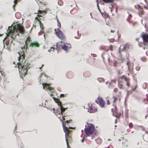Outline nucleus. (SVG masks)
I'll return each mask as SVG.
<instances>
[{
  "label": "nucleus",
  "mask_w": 148,
  "mask_h": 148,
  "mask_svg": "<svg viewBox=\"0 0 148 148\" xmlns=\"http://www.w3.org/2000/svg\"><path fill=\"white\" fill-rule=\"evenodd\" d=\"M22 24L17 21L16 23H13L11 26L8 27V29L7 30L8 33L3 40L4 47L5 46V39H7L8 38L10 37L11 41L12 43L16 36H19V34H23L25 32L24 28Z\"/></svg>",
  "instance_id": "nucleus-1"
},
{
  "label": "nucleus",
  "mask_w": 148,
  "mask_h": 148,
  "mask_svg": "<svg viewBox=\"0 0 148 148\" xmlns=\"http://www.w3.org/2000/svg\"><path fill=\"white\" fill-rule=\"evenodd\" d=\"M24 58L25 56L23 54H22L21 55L19 54V56L18 58L19 62L17 64L19 66L18 68L20 74H21V71L20 70L21 69L22 74L24 73L25 75H26L27 74L28 70L30 68L29 66L30 64L29 63H27L26 65H25L24 64L22 63V62L23 61Z\"/></svg>",
  "instance_id": "nucleus-2"
},
{
  "label": "nucleus",
  "mask_w": 148,
  "mask_h": 148,
  "mask_svg": "<svg viewBox=\"0 0 148 148\" xmlns=\"http://www.w3.org/2000/svg\"><path fill=\"white\" fill-rule=\"evenodd\" d=\"M52 97L54 100L55 101L56 103L58 104V105L59 107V108L56 110L57 114L59 115L62 114L64 112L66 109H67V108H64L62 106V103L60 101L59 99L54 97Z\"/></svg>",
  "instance_id": "nucleus-3"
},
{
  "label": "nucleus",
  "mask_w": 148,
  "mask_h": 148,
  "mask_svg": "<svg viewBox=\"0 0 148 148\" xmlns=\"http://www.w3.org/2000/svg\"><path fill=\"white\" fill-rule=\"evenodd\" d=\"M54 34H56L58 37L62 40L64 42L60 41V42L62 43H64V42L66 41V39L64 34L59 29V28L57 29V31L56 29H54Z\"/></svg>",
  "instance_id": "nucleus-4"
},
{
  "label": "nucleus",
  "mask_w": 148,
  "mask_h": 148,
  "mask_svg": "<svg viewBox=\"0 0 148 148\" xmlns=\"http://www.w3.org/2000/svg\"><path fill=\"white\" fill-rule=\"evenodd\" d=\"M87 126L85 125V128L84 129L85 131L86 136H90V134L92 135L95 130L94 125L92 124H90V125L88 126L87 128H86Z\"/></svg>",
  "instance_id": "nucleus-5"
},
{
  "label": "nucleus",
  "mask_w": 148,
  "mask_h": 148,
  "mask_svg": "<svg viewBox=\"0 0 148 148\" xmlns=\"http://www.w3.org/2000/svg\"><path fill=\"white\" fill-rule=\"evenodd\" d=\"M65 116H62V117H61V116H60V117H58V118L60 119V120L62 122V126L63 127V130H64V132L65 133V139H66V144L67 145V148H71L70 147L69 145V143L68 142V140L67 139V136L68 135V132L67 131L65 125V124H64V123L63 122V120H65V119L64 118V117Z\"/></svg>",
  "instance_id": "nucleus-6"
},
{
  "label": "nucleus",
  "mask_w": 148,
  "mask_h": 148,
  "mask_svg": "<svg viewBox=\"0 0 148 148\" xmlns=\"http://www.w3.org/2000/svg\"><path fill=\"white\" fill-rule=\"evenodd\" d=\"M142 38L144 45L148 47V34H143L142 36Z\"/></svg>",
  "instance_id": "nucleus-7"
},
{
  "label": "nucleus",
  "mask_w": 148,
  "mask_h": 148,
  "mask_svg": "<svg viewBox=\"0 0 148 148\" xmlns=\"http://www.w3.org/2000/svg\"><path fill=\"white\" fill-rule=\"evenodd\" d=\"M131 47V45L129 43H127L124 45H121L120 49L124 51H126Z\"/></svg>",
  "instance_id": "nucleus-8"
},
{
  "label": "nucleus",
  "mask_w": 148,
  "mask_h": 148,
  "mask_svg": "<svg viewBox=\"0 0 148 148\" xmlns=\"http://www.w3.org/2000/svg\"><path fill=\"white\" fill-rule=\"evenodd\" d=\"M97 99L95 100L96 102L98 104H99L101 107H104L105 102L103 99L101 97H98Z\"/></svg>",
  "instance_id": "nucleus-9"
},
{
  "label": "nucleus",
  "mask_w": 148,
  "mask_h": 148,
  "mask_svg": "<svg viewBox=\"0 0 148 148\" xmlns=\"http://www.w3.org/2000/svg\"><path fill=\"white\" fill-rule=\"evenodd\" d=\"M122 81H125V83L126 84L128 87H129L130 85V79L129 77H125L124 75H122L121 77Z\"/></svg>",
  "instance_id": "nucleus-10"
},
{
  "label": "nucleus",
  "mask_w": 148,
  "mask_h": 148,
  "mask_svg": "<svg viewBox=\"0 0 148 148\" xmlns=\"http://www.w3.org/2000/svg\"><path fill=\"white\" fill-rule=\"evenodd\" d=\"M30 46L39 47H40V44L36 41H34L30 43L29 47Z\"/></svg>",
  "instance_id": "nucleus-11"
},
{
  "label": "nucleus",
  "mask_w": 148,
  "mask_h": 148,
  "mask_svg": "<svg viewBox=\"0 0 148 148\" xmlns=\"http://www.w3.org/2000/svg\"><path fill=\"white\" fill-rule=\"evenodd\" d=\"M42 85L43 86V89H45V87L46 88V89H48L49 90H51L53 89V88L49 86L50 85H51L50 84L44 83V82L42 83Z\"/></svg>",
  "instance_id": "nucleus-12"
},
{
  "label": "nucleus",
  "mask_w": 148,
  "mask_h": 148,
  "mask_svg": "<svg viewBox=\"0 0 148 148\" xmlns=\"http://www.w3.org/2000/svg\"><path fill=\"white\" fill-rule=\"evenodd\" d=\"M26 42V41H25V45L23 46V47H21V49L23 50V53H24V51L23 50H24L25 49V50L26 51L28 49V45L27 44Z\"/></svg>",
  "instance_id": "nucleus-13"
},
{
  "label": "nucleus",
  "mask_w": 148,
  "mask_h": 148,
  "mask_svg": "<svg viewBox=\"0 0 148 148\" xmlns=\"http://www.w3.org/2000/svg\"><path fill=\"white\" fill-rule=\"evenodd\" d=\"M103 2L106 3H112L113 2L112 0H102Z\"/></svg>",
  "instance_id": "nucleus-14"
},
{
  "label": "nucleus",
  "mask_w": 148,
  "mask_h": 148,
  "mask_svg": "<svg viewBox=\"0 0 148 148\" xmlns=\"http://www.w3.org/2000/svg\"><path fill=\"white\" fill-rule=\"evenodd\" d=\"M62 48L63 50L66 51L68 49L67 46L65 45H64L63 46H62Z\"/></svg>",
  "instance_id": "nucleus-15"
},
{
  "label": "nucleus",
  "mask_w": 148,
  "mask_h": 148,
  "mask_svg": "<svg viewBox=\"0 0 148 148\" xmlns=\"http://www.w3.org/2000/svg\"><path fill=\"white\" fill-rule=\"evenodd\" d=\"M88 112L90 113H94V111L92 109V108L89 107V108L88 109Z\"/></svg>",
  "instance_id": "nucleus-16"
},
{
  "label": "nucleus",
  "mask_w": 148,
  "mask_h": 148,
  "mask_svg": "<svg viewBox=\"0 0 148 148\" xmlns=\"http://www.w3.org/2000/svg\"><path fill=\"white\" fill-rule=\"evenodd\" d=\"M109 63L111 65L113 66H116V63L115 62H112V61H109Z\"/></svg>",
  "instance_id": "nucleus-17"
},
{
  "label": "nucleus",
  "mask_w": 148,
  "mask_h": 148,
  "mask_svg": "<svg viewBox=\"0 0 148 148\" xmlns=\"http://www.w3.org/2000/svg\"><path fill=\"white\" fill-rule=\"evenodd\" d=\"M114 108H112L111 109L112 111L113 112V114H114L115 113H116V107L114 106Z\"/></svg>",
  "instance_id": "nucleus-18"
},
{
  "label": "nucleus",
  "mask_w": 148,
  "mask_h": 148,
  "mask_svg": "<svg viewBox=\"0 0 148 148\" xmlns=\"http://www.w3.org/2000/svg\"><path fill=\"white\" fill-rule=\"evenodd\" d=\"M57 21L58 22V26L59 27L58 28H59V29H60V28L61 27V24L58 19L57 20Z\"/></svg>",
  "instance_id": "nucleus-19"
},
{
  "label": "nucleus",
  "mask_w": 148,
  "mask_h": 148,
  "mask_svg": "<svg viewBox=\"0 0 148 148\" xmlns=\"http://www.w3.org/2000/svg\"><path fill=\"white\" fill-rule=\"evenodd\" d=\"M54 49L53 47H51L50 49L48 50V51L49 52H51V51L53 52L54 51Z\"/></svg>",
  "instance_id": "nucleus-20"
},
{
  "label": "nucleus",
  "mask_w": 148,
  "mask_h": 148,
  "mask_svg": "<svg viewBox=\"0 0 148 148\" xmlns=\"http://www.w3.org/2000/svg\"><path fill=\"white\" fill-rule=\"evenodd\" d=\"M58 43H56V49L58 51L59 50V47L58 46Z\"/></svg>",
  "instance_id": "nucleus-21"
},
{
  "label": "nucleus",
  "mask_w": 148,
  "mask_h": 148,
  "mask_svg": "<svg viewBox=\"0 0 148 148\" xmlns=\"http://www.w3.org/2000/svg\"><path fill=\"white\" fill-rule=\"evenodd\" d=\"M97 2H98V0H97ZM97 8L99 10V11L100 12H101V10H100V8H99V5H98V2H97Z\"/></svg>",
  "instance_id": "nucleus-22"
},
{
  "label": "nucleus",
  "mask_w": 148,
  "mask_h": 148,
  "mask_svg": "<svg viewBox=\"0 0 148 148\" xmlns=\"http://www.w3.org/2000/svg\"><path fill=\"white\" fill-rule=\"evenodd\" d=\"M133 124L132 123H130L129 124V127L130 128H132V127Z\"/></svg>",
  "instance_id": "nucleus-23"
},
{
  "label": "nucleus",
  "mask_w": 148,
  "mask_h": 148,
  "mask_svg": "<svg viewBox=\"0 0 148 148\" xmlns=\"http://www.w3.org/2000/svg\"><path fill=\"white\" fill-rule=\"evenodd\" d=\"M9 39H8V40H6V42L5 43V44L6 45H9Z\"/></svg>",
  "instance_id": "nucleus-24"
},
{
  "label": "nucleus",
  "mask_w": 148,
  "mask_h": 148,
  "mask_svg": "<svg viewBox=\"0 0 148 148\" xmlns=\"http://www.w3.org/2000/svg\"><path fill=\"white\" fill-rule=\"evenodd\" d=\"M58 3L59 5H61L62 2L61 0H60L58 1Z\"/></svg>",
  "instance_id": "nucleus-25"
},
{
  "label": "nucleus",
  "mask_w": 148,
  "mask_h": 148,
  "mask_svg": "<svg viewBox=\"0 0 148 148\" xmlns=\"http://www.w3.org/2000/svg\"><path fill=\"white\" fill-rule=\"evenodd\" d=\"M91 55L92 56L94 57H96L97 56L94 53H91Z\"/></svg>",
  "instance_id": "nucleus-26"
},
{
  "label": "nucleus",
  "mask_w": 148,
  "mask_h": 148,
  "mask_svg": "<svg viewBox=\"0 0 148 148\" xmlns=\"http://www.w3.org/2000/svg\"><path fill=\"white\" fill-rule=\"evenodd\" d=\"M136 86H137V85H135V87L133 88H132V90L133 91H134L136 89Z\"/></svg>",
  "instance_id": "nucleus-27"
},
{
  "label": "nucleus",
  "mask_w": 148,
  "mask_h": 148,
  "mask_svg": "<svg viewBox=\"0 0 148 148\" xmlns=\"http://www.w3.org/2000/svg\"><path fill=\"white\" fill-rule=\"evenodd\" d=\"M37 22L39 24L40 26V28H41V23H40V22L39 21H37Z\"/></svg>",
  "instance_id": "nucleus-28"
},
{
  "label": "nucleus",
  "mask_w": 148,
  "mask_h": 148,
  "mask_svg": "<svg viewBox=\"0 0 148 148\" xmlns=\"http://www.w3.org/2000/svg\"><path fill=\"white\" fill-rule=\"evenodd\" d=\"M19 0H15L14 1V4H15Z\"/></svg>",
  "instance_id": "nucleus-29"
},
{
  "label": "nucleus",
  "mask_w": 148,
  "mask_h": 148,
  "mask_svg": "<svg viewBox=\"0 0 148 148\" xmlns=\"http://www.w3.org/2000/svg\"><path fill=\"white\" fill-rule=\"evenodd\" d=\"M107 105H109L110 104V103L108 100H107Z\"/></svg>",
  "instance_id": "nucleus-30"
},
{
  "label": "nucleus",
  "mask_w": 148,
  "mask_h": 148,
  "mask_svg": "<svg viewBox=\"0 0 148 148\" xmlns=\"http://www.w3.org/2000/svg\"><path fill=\"white\" fill-rule=\"evenodd\" d=\"M144 8L146 9H148V6L145 5L144 6Z\"/></svg>",
  "instance_id": "nucleus-31"
},
{
  "label": "nucleus",
  "mask_w": 148,
  "mask_h": 148,
  "mask_svg": "<svg viewBox=\"0 0 148 148\" xmlns=\"http://www.w3.org/2000/svg\"><path fill=\"white\" fill-rule=\"evenodd\" d=\"M117 34L118 35V38H119L120 37V36L119 34H118V31L116 32Z\"/></svg>",
  "instance_id": "nucleus-32"
},
{
  "label": "nucleus",
  "mask_w": 148,
  "mask_h": 148,
  "mask_svg": "<svg viewBox=\"0 0 148 148\" xmlns=\"http://www.w3.org/2000/svg\"><path fill=\"white\" fill-rule=\"evenodd\" d=\"M144 85H145V87L144 88H146L147 86V84L146 83H144Z\"/></svg>",
  "instance_id": "nucleus-33"
},
{
  "label": "nucleus",
  "mask_w": 148,
  "mask_h": 148,
  "mask_svg": "<svg viewBox=\"0 0 148 148\" xmlns=\"http://www.w3.org/2000/svg\"><path fill=\"white\" fill-rule=\"evenodd\" d=\"M143 13V11H140V12H139V14H139V16H140V14H141Z\"/></svg>",
  "instance_id": "nucleus-34"
},
{
  "label": "nucleus",
  "mask_w": 148,
  "mask_h": 148,
  "mask_svg": "<svg viewBox=\"0 0 148 148\" xmlns=\"http://www.w3.org/2000/svg\"><path fill=\"white\" fill-rule=\"evenodd\" d=\"M85 138H84L82 139L81 141L82 142H83L84 141Z\"/></svg>",
  "instance_id": "nucleus-35"
},
{
  "label": "nucleus",
  "mask_w": 148,
  "mask_h": 148,
  "mask_svg": "<svg viewBox=\"0 0 148 148\" xmlns=\"http://www.w3.org/2000/svg\"><path fill=\"white\" fill-rule=\"evenodd\" d=\"M64 96V94H61L60 95V96L61 97H63Z\"/></svg>",
  "instance_id": "nucleus-36"
},
{
  "label": "nucleus",
  "mask_w": 148,
  "mask_h": 148,
  "mask_svg": "<svg viewBox=\"0 0 148 148\" xmlns=\"http://www.w3.org/2000/svg\"><path fill=\"white\" fill-rule=\"evenodd\" d=\"M111 32L112 33H114V32H115V31L114 30H111Z\"/></svg>",
  "instance_id": "nucleus-37"
},
{
  "label": "nucleus",
  "mask_w": 148,
  "mask_h": 148,
  "mask_svg": "<svg viewBox=\"0 0 148 148\" xmlns=\"http://www.w3.org/2000/svg\"><path fill=\"white\" fill-rule=\"evenodd\" d=\"M42 32H39V33H38V35H41V34H42Z\"/></svg>",
  "instance_id": "nucleus-38"
},
{
  "label": "nucleus",
  "mask_w": 148,
  "mask_h": 148,
  "mask_svg": "<svg viewBox=\"0 0 148 148\" xmlns=\"http://www.w3.org/2000/svg\"><path fill=\"white\" fill-rule=\"evenodd\" d=\"M124 59V58H123L122 56H121V60H123Z\"/></svg>",
  "instance_id": "nucleus-39"
},
{
  "label": "nucleus",
  "mask_w": 148,
  "mask_h": 148,
  "mask_svg": "<svg viewBox=\"0 0 148 148\" xmlns=\"http://www.w3.org/2000/svg\"><path fill=\"white\" fill-rule=\"evenodd\" d=\"M118 73L119 74H121L122 73V71H119Z\"/></svg>",
  "instance_id": "nucleus-40"
},
{
  "label": "nucleus",
  "mask_w": 148,
  "mask_h": 148,
  "mask_svg": "<svg viewBox=\"0 0 148 148\" xmlns=\"http://www.w3.org/2000/svg\"><path fill=\"white\" fill-rule=\"evenodd\" d=\"M127 65L128 68L129 69V65H128V63H127Z\"/></svg>",
  "instance_id": "nucleus-41"
},
{
  "label": "nucleus",
  "mask_w": 148,
  "mask_h": 148,
  "mask_svg": "<svg viewBox=\"0 0 148 148\" xmlns=\"http://www.w3.org/2000/svg\"><path fill=\"white\" fill-rule=\"evenodd\" d=\"M42 76V73L40 74L39 77H41Z\"/></svg>",
  "instance_id": "nucleus-42"
},
{
  "label": "nucleus",
  "mask_w": 148,
  "mask_h": 148,
  "mask_svg": "<svg viewBox=\"0 0 148 148\" xmlns=\"http://www.w3.org/2000/svg\"><path fill=\"white\" fill-rule=\"evenodd\" d=\"M119 86H121V87H119L120 88H121V87L122 86V85L121 84H120V85H119Z\"/></svg>",
  "instance_id": "nucleus-43"
},
{
  "label": "nucleus",
  "mask_w": 148,
  "mask_h": 148,
  "mask_svg": "<svg viewBox=\"0 0 148 148\" xmlns=\"http://www.w3.org/2000/svg\"><path fill=\"white\" fill-rule=\"evenodd\" d=\"M69 127L71 129H74V128H73V127Z\"/></svg>",
  "instance_id": "nucleus-44"
},
{
  "label": "nucleus",
  "mask_w": 148,
  "mask_h": 148,
  "mask_svg": "<svg viewBox=\"0 0 148 148\" xmlns=\"http://www.w3.org/2000/svg\"><path fill=\"white\" fill-rule=\"evenodd\" d=\"M50 95L51 97H52V96H53V95L52 94H51Z\"/></svg>",
  "instance_id": "nucleus-45"
},
{
  "label": "nucleus",
  "mask_w": 148,
  "mask_h": 148,
  "mask_svg": "<svg viewBox=\"0 0 148 148\" xmlns=\"http://www.w3.org/2000/svg\"><path fill=\"white\" fill-rule=\"evenodd\" d=\"M116 98H114V102H115V101L116 100Z\"/></svg>",
  "instance_id": "nucleus-46"
},
{
  "label": "nucleus",
  "mask_w": 148,
  "mask_h": 148,
  "mask_svg": "<svg viewBox=\"0 0 148 148\" xmlns=\"http://www.w3.org/2000/svg\"><path fill=\"white\" fill-rule=\"evenodd\" d=\"M121 140L120 139H118V141H120Z\"/></svg>",
  "instance_id": "nucleus-47"
},
{
  "label": "nucleus",
  "mask_w": 148,
  "mask_h": 148,
  "mask_svg": "<svg viewBox=\"0 0 148 148\" xmlns=\"http://www.w3.org/2000/svg\"><path fill=\"white\" fill-rule=\"evenodd\" d=\"M129 16H131V15L130 14H129Z\"/></svg>",
  "instance_id": "nucleus-48"
},
{
  "label": "nucleus",
  "mask_w": 148,
  "mask_h": 148,
  "mask_svg": "<svg viewBox=\"0 0 148 148\" xmlns=\"http://www.w3.org/2000/svg\"><path fill=\"white\" fill-rule=\"evenodd\" d=\"M42 67H40L39 68L40 69H41L42 68Z\"/></svg>",
  "instance_id": "nucleus-49"
},
{
  "label": "nucleus",
  "mask_w": 148,
  "mask_h": 148,
  "mask_svg": "<svg viewBox=\"0 0 148 148\" xmlns=\"http://www.w3.org/2000/svg\"><path fill=\"white\" fill-rule=\"evenodd\" d=\"M144 1H145V2L146 3H147V1H146V0H144Z\"/></svg>",
  "instance_id": "nucleus-50"
},
{
  "label": "nucleus",
  "mask_w": 148,
  "mask_h": 148,
  "mask_svg": "<svg viewBox=\"0 0 148 148\" xmlns=\"http://www.w3.org/2000/svg\"><path fill=\"white\" fill-rule=\"evenodd\" d=\"M138 7L140 9H141V8H140V6L139 5H138Z\"/></svg>",
  "instance_id": "nucleus-51"
},
{
  "label": "nucleus",
  "mask_w": 148,
  "mask_h": 148,
  "mask_svg": "<svg viewBox=\"0 0 148 148\" xmlns=\"http://www.w3.org/2000/svg\"><path fill=\"white\" fill-rule=\"evenodd\" d=\"M44 37H45V34L44 35Z\"/></svg>",
  "instance_id": "nucleus-52"
},
{
  "label": "nucleus",
  "mask_w": 148,
  "mask_h": 148,
  "mask_svg": "<svg viewBox=\"0 0 148 148\" xmlns=\"http://www.w3.org/2000/svg\"><path fill=\"white\" fill-rule=\"evenodd\" d=\"M29 38V37H28L27 38V40H28Z\"/></svg>",
  "instance_id": "nucleus-53"
},
{
  "label": "nucleus",
  "mask_w": 148,
  "mask_h": 148,
  "mask_svg": "<svg viewBox=\"0 0 148 148\" xmlns=\"http://www.w3.org/2000/svg\"><path fill=\"white\" fill-rule=\"evenodd\" d=\"M90 15L92 16V14H91V13H90Z\"/></svg>",
  "instance_id": "nucleus-54"
},
{
  "label": "nucleus",
  "mask_w": 148,
  "mask_h": 148,
  "mask_svg": "<svg viewBox=\"0 0 148 148\" xmlns=\"http://www.w3.org/2000/svg\"><path fill=\"white\" fill-rule=\"evenodd\" d=\"M43 66H44V64H42L41 67H42Z\"/></svg>",
  "instance_id": "nucleus-55"
},
{
  "label": "nucleus",
  "mask_w": 148,
  "mask_h": 148,
  "mask_svg": "<svg viewBox=\"0 0 148 148\" xmlns=\"http://www.w3.org/2000/svg\"><path fill=\"white\" fill-rule=\"evenodd\" d=\"M75 38L77 39H78V38H76V37L75 36Z\"/></svg>",
  "instance_id": "nucleus-56"
},
{
  "label": "nucleus",
  "mask_w": 148,
  "mask_h": 148,
  "mask_svg": "<svg viewBox=\"0 0 148 148\" xmlns=\"http://www.w3.org/2000/svg\"><path fill=\"white\" fill-rule=\"evenodd\" d=\"M127 20L128 21H129V19H127Z\"/></svg>",
  "instance_id": "nucleus-57"
},
{
  "label": "nucleus",
  "mask_w": 148,
  "mask_h": 148,
  "mask_svg": "<svg viewBox=\"0 0 148 148\" xmlns=\"http://www.w3.org/2000/svg\"><path fill=\"white\" fill-rule=\"evenodd\" d=\"M128 95V92L127 93V95Z\"/></svg>",
  "instance_id": "nucleus-58"
},
{
  "label": "nucleus",
  "mask_w": 148,
  "mask_h": 148,
  "mask_svg": "<svg viewBox=\"0 0 148 148\" xmlns=\"http://www.w3.org/2000/svg\"><path fill=\"white\" fill-rule=\"evenodd\" d=\"M127 13L128 14H129V12H127Z\"/></svg>",
  "instance_id": "nucleus-59"
},
{
  "label": "nucleus",
  "mask_w": 148,
  "mask_h": 148,
  "mask_svg": "<svg viewBox=\"0 0 148 148\" xmlns=\"http://www.w3.org/2000/svg\"><path fill=\"white\" fill-rule=\"evenodd\" d=\"M21 77L22 78H23V77H22L21 76Z\"/></svg>",
  "instance_id": "nucleus-60"
},
{
  "label": "nucleus",
  "mask_w": 148,
  "mask_h": 148,
  "mask_svg": "<svg viewBox=\"0 0 148 148\" xmlns=\"http://www.w3.org/2000/svg\"><path fill=\"white\" fill-rule=\"evenodd\" d=\"M73 26H72V27H71V28L73 29Z\"/></svg>",
  "instance_id": "nucleus-61"
},
{
  "label": "nucleus",
  "mask_w": 148,
  "mask_h": 148,
  "mask_svg": "<svg viewBox=\"0 0 148 148\" xmlns=\"http://www.w3.org/2000/svg\"><path fill=\"white\" fill-rule=\"evenodd\" d=\"M54 109H55L54 108H53V110H54Z\"/></svg>",
  "instance_id": "nucleus-62"
},
{
  "label": "nucleus",
  "mask_w": 148,
  "mask_h": 148,
  "mask_svg": "<svg viewBox=\"0 0 148 148\" xmlns=\"http://www.w3.org/2000/svg\"><path fill=\"white\" fill-rule=\"evenodd\" d=\"M78 32H79V31H77V33H78Z\"/></svg>",
  "instance_id": "nucleus-63"
},
{
  "label": "nucleus",
  "mask_w": 148,
  "mask_h": 148,
  "mask_svg": "<svg viewBox=\"0 0 148 148\" xmlns=\"http://www.w3.org/2000/svg\"><path fill=\"white\" fill-rule=\"evenodd\" d=\"M74 25H76V23H75L74 24Z\"/></svg>",
  "instance_id": "nucleus-64"
}]
</instances>
